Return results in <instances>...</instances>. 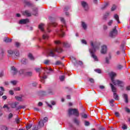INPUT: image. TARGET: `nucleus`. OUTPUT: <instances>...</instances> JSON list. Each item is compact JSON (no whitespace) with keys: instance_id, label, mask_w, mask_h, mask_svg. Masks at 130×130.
<instances>
[{"instance_id":"9d476101","label":"nucleus","mask_w":130,"mask_h":130,"mask_svg":"<svg viewBox=\"0 0 130 130\" xmlns=\"http://www.w3.org/2000/svg\"><path fill=\"white\" fill-rule=\"evenodd\" d=\"M27 23H29V19H21L19 21V24H27Z\"/></svg>"},{"instance_id":"423d86ee","label":"nucleus","mask_w":130,"mask_h":130,"mask_svg":"<svg viewBox=\"0 0 130 130\" xmlns=\"http://www.w3.org/2000/svg\"><path fill=\"white\" fill-rule=\"evenodd\" d=\"M81 6L84 9V11H88L89 10V5L88 3L85 1L81 2Z\"/></svg>"},{"instance_id":"4d7b16f0","label":"nucleus","mask_w":130,"mask_h":130,"mask_svg":"<svg viewBox=\"0 0 130 130\" xmlns=\"http://www.w3.org/2000/svg\"><path fill=\"white\" fill-rule=\"evenodd\" d=\"M55 64L56 66H58L59 64H61V62H60V61H57L56 62H55Z\"/></svg>"},{"instance_id":"e2e57ef3","label":"nucleus","mask_w":130,"mask_h":130,"mask_svg":"<svg viewBox=\"0 0 130 130\" xmlns=\"http://www.w3.org/2000/svg\"><path fill=\"white\" fill-rule=\"evenodd\" d=\"M116 9V8L115 7V6H113L111 8V10L112 11V12H113V11H115V9Z\"/></svg>"},{"instance_id":"cd10ccee","label":"nucleus","mask_w":130,"mask_h":130,"mask_svg":"<svg viewBox=\"0 0 130 130\" xmlns=\"http://www.w3.org/2000/svg\"><path fill=\"white\" fill-rule=\"evenodd\" d=\"M113 97L115 100H118L119 99L118 95H117V93H116V92L113 93Z\"/></svg>"},{"instance_id":"0e129e2a","label":"nucleus","mask_w":130,"mask_h":130,"mask_svg":"<svg viewBox=\"0 0 130 130\" xmlns=\"http://www.w3.org/2000/svg\"><path fill=\"white\" fill-rule=\"evenodd\" d=\"M125 111L126 112H127V113H130V109L128 108H125Z\"/></svg>"},{"instance_id":"5fc2aeb1","label":"nucleus","mask_w":130,"mask_h":130,"mask_svg":"<svg viewBox=\"0 0 130 130\" xmlns=\"http://www.w3.org/2000/svg\"><path fill=\"white\" fill-rule=\"evenodd\" d=\"M14 91H20L21 90V88L20 87H16L14 88Z\"/></svg>"},{"instance_id":"393cba45","label":"nucleus","mask_w":130,"mask_h":130,"mask_svg":"<svg viewBox=\"0 0 130 130\" xmlns=\"http://www.w3.org/2000/svg\"><path fill=\"white\" fill-rule=\"evenodd\" d=\"M121 128L122 129H123V130L127 129V125H126V124L124 123H123L122 124Z\"/></svg>"},{"instance_id":"6ab92c4d","label":"nucleus","mask_w":130,"mask_h":130,"mask_svg":"<svg viewBox=\"0 0 130 130\" xmlns=\"http://www.w3.org/2000/svg\"><path fill=\"white\" fill-rule=\"evenodd\" d=\"M114 18L117 21V22L119 24L120 23V21H119V16H118V15L115 14L114 15Z\"/></svg>"},{"instance_id":"c9c22d12","label":"nucleus","mask_w":130,"mask_h":130,"mask_svg":"<svg viewBox=\"0 0 130 130\" xmlns=\"http://www.w3.org/2000/svg\"><path fill=\"white\" fill-rule=\"evenodd\" d=\"M48 94H49V95H54V91H53V90H50L48 91Z\"/></svg>"},{"instance_id":"b1692460","label":"nucleus","mask_w":130,"mask_h":130,"mask_svg":"<svg viewBox=\"0 0 130 130\" xmlns=\"http://www.w3.org/2000/svg\"><path fill=\"white\" fill-rule=\"evenodd\" d=\"M63 46L64 47H66L67 48H69L71 47V44H69L68 43H63Z\"/></svg>"},{"instance_id":"473e14b6","label":"nucleus","mask_w":130,"mask_h":130,"mask_svg":"<svg viewBox=\"0 0 130 130\" xmlns=\"http://www.w3.org/2000/svg\"><path fill=\"white\" fill-rule=\"evenodd\" d=\"M25 127L27 130L30 129V128H31L32 127V124H28L25 126Z\"/></svg>"},{"instance_id":"de8ad7c7","label":"nucleus","mask_w":130,"mask_h":130,"mask_svg":"<svg viewBox=\"0 0 130 130\" xmlns=\"http://www.w3.org/2000/svg\"><path fill=\"white\" fill-rule=\"evenodd\" d=\"M51 24L52 25V26H53L54 27H55L56 25H57V23L55 22H52Z\"/></svg>"},{"instance_id":"6e6552de","label":"nucleus","mask_w":130,"mask_h":130,"mask_svg":"<svg viewBox=\"0 0 130 130\" xmlns=\"http://www.w3.org/2000/svg\"><path fill=\"white\" fill-rule=\"evenodd\" d=\"M101 53H102V54H106V53H107V46H106V45H104L102 46Z\"/></svg>"},{"instance_id":"f257e3e1","label":"nucleus","mask_w":130,"mask_h":130,"mask_svg":"<svg viewBox=\"0 0 130 130\" xmlns=\"http://www.w3.org/2000/svg\"><path fill=\"white\" fill-rule=\"evenodd\" d=\"M90 43L91 48L89 49V51L91 54V56L92 57V58H93L94 61H98V57L96 55H95V52H96V50L100 48V43H94L93 41H90Z\"/></svg>"},{"instance_id":"412c9836","label":"nucleus","mask_w":130,"mask_h":130,"mask_svg":"<svg viewBox=\"0 0 130 130\" xmlns=\"http://www.w3.org/2000/svg\"><path fill=\"white\" fill-rule=\"evenodd\" d=\"M32 72H25L24 75L26 77H32Z\"/></svg>"},{"instance_id":"603ef678","label":"nucleus","mask_w":130,"mask_h":130,"mask_svg":"<svg viewBox=\"0 0 130 130\" xmlns=\"http://www.w3.org/2000/svg\"><path fill=\"white\" fill-rule=\"evenodd\" d=\"M99 88L101 90H103V89H105V86L104 85H100Z\"/></svg>"},{"instance_id":"9b49d317","label":"nucleus","mask_w":130,"mask_h":130,"mask_svg":"<svg viewBox=\"0 0 130 130\" xmlns=\"http://www.w3.org/2000/svg\"><path fill=\"white\" fill-rule=\"evenodd\" d=\"M110 85L111 88L112 92L113 93H116V92H117V88H116V87H115V86L111 83H110Z\"/></svg>"},{"instance_id":"c03bdc74","label":"nucleus","mask_w":130,"mask_h":130,"mask_svg":"<svg viewBox=\"0 0 130 130\" xmlns=\"http://www.w3.org/2000/svg\"><path fill=\"white\" fill-rule=\"evenodd\" d=\"M47 121H48V118L46 117H44L43 122H47Z\"/></svg>"},{"instance_id":"39448f33","label":"nucleus","mask_w":130,"mask_h":130,"mask_svg":"<svg viewBox=\"0 0 130 130\" xmlns=\"http://www.w3.org/2000/svg\"><path fill=\"white\" fill-rule=\"evenodd\" d=\"M69 115H72V114H73L74 115H75V116L77 117H78L80 115L79 110L77 109H70L69 110Z\"/></svg>"},{"instance_id":"2f4dec72","label":"nucleus","mask_w":130,"mask_h":130,"mask_svg":"<svg viewBox=\"0 0 130 130\" xmlns=\"http://www.w3.org/2000/svg\"><path fill=\"white\" fill-rule=\"evenodd\" d=\"M25 72H26V70H25V69H21L19 71V74H20V75H23V74L25 75Z\"/></svg>"},{"instance_id":"20e7f679","label":"nucleus","mask_w":130,"mask_h":130,"mask_svg":"<svg viewBox=\"0 0 130 130\" xmlns=\"http://www.w3.org/2000/svg\"><path fill=\"white\" fill-rule=\"evenodd\" d=\"M54 52H58V53H60V52H62V49L60 48H56L55 49H53V50H50V52L48 53L49 56L53 57V56L55 55Z\"/></svg>"},{"instance_id":"aec40b11","label":"nucleus","mask_w":130,"mask_h":130,"mask_svg":"<svg viewBox=\"0 0 130 130\" xmlns=\"http://www.w3.org/2000/svg\"><path fill=\"white\" fill-rule=\"evenodd\" d=\"M44 70L45 71V72H46V73H47V74H49V73H50V71H52V69H51V68H44Z\"/></svg>"},{"instance_id":"5701e85b","label":"nucleus","mask_w":130,"mask_h":130,"mask_svg":"<svg viewBox=\"0 0 130 130\" xmlns=\"http://www.w3.org/2000/svg\"><path fill=\"white\" fill-rule=\"evenodd\" d=\"M81 25L84 30H86L87 29V24H86V23H85V22H81Z\"/></svg>"},{"instance_id":"f704fd0d","label":"nucleus","mask_w":130,"mask_h":130,"mask_svg":"<svg viewBox=\"0 0 130 130\" xmlns=\"http://www.w3.org/2000/svg\"><path fill=\"white\" fill-rule=\"evenodd\" d=\"M108 6V3H106L103 7H102V10H105L106 8Z\"/></svg>"},{"instance_id":"ddd939ff","label":"nucleus","mask_w":130,"mask_h":130,"mask_svg":"<svg viewBox=\"0 0 130 130\" xmlns=\"http://www.w3.org/2000/svg\"><path fill=\"white\" fill-rule=\"evenodd\" d=\"M23 15H24V16H26V17H31V13H30L28 10H25L23 12Z\"/></svg>"},{"instance_id":"79ce46f5","label":"nucleus","mask_w":130,"mask_h":130,"mask_svg":"<svg viewBox=\"0 0 130 130\" xmlns=\"http://www.w3.org/2000/svg\"><path fill=\"white\" fill-rule=\"evenodd\" d=\"M81 116L83 118H88V115L86 114H82Z\"/></svg>"},{"instance_id":"13d9d810","label":"nucleus","mask_w":130,"mask_h":130,"mask_svg":"<svg viewBox=\"0 0 130 130\" xmlns=\"http://www.w3.org/2000/svg\"><path fill=\"white\" fill-rule=\"evenodd\" d=\"M59 79L61 81H63L64 80V76L62 75L59 77Z\"/></svg>"},{"instance_id":"4be33fe9","label":"nucleus","mask_w":130,"mask_h":130,"mask_svg":"<svg viewBox=\"0 0 130 130\" xmlns=\"http://www.w3.org/2000/svg\"><path fill=\"white\" fill-rule=\"evenodd\" d=\"M18 115L16 116V118L15 119V122H16L17 124L21 122V119L18 118Z\"/></svg>"},{"instance_id":"c756f323","label":"nucleus","mask_w":130,"mask_h":130,"mask_svg":"<svg viewBox=\"0 0 130 130\" xmlns=\"http://www.w3.org/2000/svg\"><path fill=\"white\" fill-rule=\"evenodd\" d=\"M15 98L17 100V101H20V102L23 101L22 97H20L19 96H15Z\"/></svg>"},{"instance_id":"1a4fd4ad","label":"nucleus","mask_w":130,"mask_h":130,"mask_svg":"<svg viewBox=\"0 0 130 130\" xmlns=\"http://www.w3.org/2000/svg\"><path fill=\"white\" fill-rule=\"evenodd\" d=\"M12 74L14 76V75H17L18 74V70L15 67L13 66L11 67Z\"/></svg>"},{"instance_id":"0eeeda50","label":"nucleus","mask_w":130,"mask_h":130,"mask_svg":"<svg viewBox=\"0 0 130 130\" xmlns=\"http://www.w3.org/2000/svg\"><path fill=\"white\" fill-rule=\"evenodd\" d=\"M117 33H118V31H117L116 28H114L113 30L110 32V37H114L116 35H117Z\"/></svg>"},{"instance_id":"a878e982","label":"nucleus","mask_w":130,"mask_h":130,"mask_svg":"<svg viewBox=\"0 0 130 130\" xmlns=\"http://www.w3.org/2000/svg\"><path fill=\"white\" fill-rule=\"evenodd\" d=\"M21 61L23 64H26L27 62H28V59L23 58L21 59Z\"/></svg>"},{"instance_id":"c85d7f7f","label":"nucleus","mask_w":130,"mask_h":130,"mask_svg":"<svg viewBox=\"0 0 130 130\" xmlns=\"http://www.w3.org/2000/svg\"><path fill=\"white\" fill-rule=\"evenodd\" d=\"M4 42H6V43H9L10 42H12V39H9V38H6L4 40Z\"/></svg>"},{"instance_id":"4468645a","label":"nucleus","mask_w":130,"mask_h":130,"mask_svg":"<svg viewBox=\"0 0 130 130\" xmlns=\"http://www.w3.org/2000/svg\"><path fill=\"white\" fill-rule=\"evenodd\" d=\"M123 98L125 100V103H128V96L126 94H123Z\"/></svg>"},{"instance_id":"a211bd4d","label":"nucleus","mask_w":130,"mask_h":130,"mask_svg":"<svg viewBox=\"0 0 130 130\" xmlns=\"http://www.w3.org/2000/svg\"><path fill=\"white\" fill-rule=\"evenodd\" d=\"M38 127H42L43 126H44V122H43V120H41L39 122V124H38Z\"/></svg>"},{"instance_id":"3c124183","label":"nucleus","mask_w":130,"mask_h":130,"mask_svg":"<svg viewBox=\"0 0 130 130\" xmlns=\"http://www.w3.org/2000/svg\"><path fill=\"white\" fill-rule=\"evenodd\" d=\"M89 82H90V83H95V81L94 80V79H93V78H90L89 79Z\"/></svg>"},{"instance_id":"f3484780","label":"nucleus","mask_w":130,"mask_h":130,"mask_svg":"<svg viewBox=\"0 0 130 130\" xmlns=\"http://www.w3.org/2000/svg\"><path fill=\"white\" fill-rule=\"evenodd\" d=\"M35 13L33 14L34 16H38V9L37 8H35L32 10Z\"/></svg>"},{"instance_id":"58836bf2","label":"nucleus","mask_w":130,"mask_h":130,"mask_svg":"<svg viewBox=\"0 0 130 130\" xmlns=\"http://www.w3.org/2000/svg\"><path fill=\"white\" fill-rule=\"evenodd\" d=\"M49 62H50V61L48 59L45 60V61H44V63L45 64H49Z\"/></svg>"},{"instance_id":"774afa93","label":"nucleus","mask_w":130,"mask_h":130,"mask_svg":"<svg viewBox=\"0 0 130 130\" xmlns=\"http://www.w3.org/2000/svg\"><path fill=\"white\" fill-rule=\"evenodd\" d=\"M9 94L10 95H14V91H13V90H10L9 91Z\"/></svg>"},{"instance_id":"e433bc0d","label":"nucleus","mask_w":130,"mask_h":130,"mask_svg":"<svg viewBox=\"0 0 130 130\" xmlns=\"http://www.w3.org/2000/svg\"><path fill=\"white\" fill-rule=\"evenodd\" d=\"M47 79V76H43L41 80V82H42V83H44V79Z\"/></svg>"},{"instance_id":"052dcab7","label":"nucleus","mask_w":130,"mask_h":130,"mask_svg":"<svg viewBox=\"0 0 130 130\" xmlns=\"http://www.w3.org/2000/svg\"><path fill=\"white\" fill-rule=\"evenodd\" d=\"M81 42H82V43H83V44L87 45V41H86V40H81Z\"/></svg>"},{"instance_id":"a19ab883","label":"nucleus","mask_w":130,"mask_h":130,"mask_svg":"<svg viewBox=\"0 0 130 130\" xmlns=\"http://www.w3.org/2000/svg\"><path fill=\"white\" fill-rule=\"evenodd\" d=\"M74 122L75 123H76V124H77L78 125V124H79L80 123V121H79L77 118H74Z\"/></svg>"},{"instance_id":"6e6d98bb","label":"nucleus","mask_w":130,"mask_h":130,"mask_svg":"<svg viewBox=\"0 0 130 130\" xmlns=\"http://www.w3.org/2000/svg\"><path fill=\"white\" fill-rule=\"evenodd\" d=\"M117 68H118V70H121V69H122V68H123V66H122V65L119 64L117 66Z\"/></svg>"},{"instance_id":"09e8293b","label":"nucleus","mask_w":130,"mask_h":130,"mask_svg":"<svg viewBox=\"0 0 130 130\" xmlns=\"http://www.w3.org/2000/svg\"><path fill=\"white\" fill-rule=\"evenodd\" d=\"M60 21L64 24V25L66 24V20H64V18H60Z\"/></svg>"},{"instance_id":"a18cd8bd","label":"nucleus","mask_w":130,"mask_h":130,"mask_svg":"<svg viewBox=\"0 0 130 130\" xmlns=\"http://www.w3.org/2000/svg\"><path fill=\"white\" fill-rule=\"evenodd\" d=\"M112 23H113V20H111L109 21V22L108 23V25L109 26H111V25H112Z\"/></svg>"},{"instance_id":"bb28decb","label":"nucleus","mask_w":130,"mask_h":130,"mask_svg":"<svg viewBox=\"0 0 130 130\" xmlns=\"http://www.w3.org/2000/svg\"><path fill=\"white\" fill-rule=\"evenodd\" d=\"M28 57L30 59V60H34L35 59L34 56H33V55L31 53L28 54Z\"/></svg>"},{"instance_id":"4c0bfd02","label":"nucleus","mask_w":130,"mask_h":130,"mask_svg":"<svg viewBox=\"0 0 130 130\" xmlns=\"http://www.w3.org/2000/svg\"><path fill=\"white\" fill-rule=\"evenodd\" d=\"M2 130H8V127L2 125L1 127Z\"/></svg>"},{"instance_id":"f03ea898","label":"nucleus","mask_w":130,"mask_h":130,"mask_svg":"<svg viewBox=\"0 0 130 130\" xmlns=\"http://www.w3.org/2000/svg\"><path fill=\"white\" fill-rule=\"evenodd\" d=\"M110 76L111 77L112 82L114 84V85H118L120 87H122V85L123 84V82L122 81L119 80H114V77L116 76V74L111 72L110 74Z\"/></svg>"},{"instance_id":"dca6fc26","label":"nucleus","mask_w":130,"mask_h":130,"mask_svg":"<svg viewBox=\"0 0 130 130\" xmlns=\"http://www.w3.org/2000/svg\"><path fill=\"white\" fill-rule=\"evenodd\" d=\"M39 29L41 30L42 32L44 31V24L41 23L39 25Z\"/></svg>"},{"instance_id":"8fccbe9b","label":"nucleus","mask_w":130,"mask_h":130,"mask_svg":"<svg viewBox=\"0 0 130 130\" xmlns=\"http://www.w3.org/2000/svg\"><path fill=\"white\" fill-rule=\"evenodd\" d=\"M35 70L37 73H40L41 72V69L40 68H36Z\"/></svg>"},{"instance_id":"bf43d9fd","label":"nucleus","mask_w":130,"mask_h":130,"mask_svg":"<svg viewBox=\"0 0 130 130\" xmlns=\"http://www.w3.org/2000/svg\"><path fill=\"white\" fill-rule=\"evenodd\" d=\"M11 84H12V85H16L17 84V81H11Z\"/></svg>"},{"instance_id":"f8f14e48","label":"nucleus","mask_w":130,"mask_h":130,"mask_svg":"<svg viewBox=\"0 0 130 130\" xmlns=\"http://www.w3.org/2000/svg\"><path fill=\"white\" fill-rule=\"evenodd\" d=\"M19 105V102H15L10 104L11 108H17V106Z\"/></svg>"},{"instance_id":"69168bd1","label":"nucleus","mask_w":130,"mask_h":130,"mask_svg":"<svg viewBox=\"0 0 130 130\" xmlns=\"http://www.w3.org/2000/svg\"><path fill=\"white\" fill-rule=\"evenodd\" d=\"M22 109L21 108V106H18V107H16V110L18 111V110H20Z\"/></svg>"},{"instance_id":"49530a36","label":"nucleus","mask_w":130,"mask_h":130,"mask_svg":"<svg viewBox=\"0 0 130 130\" xmlns=\"http://www.w3.org/2000/svg\"><path fill=\"white\" fill-rule=\"evenodd\" d=\"M85 126H88V125H90V122L89 121H85Z\"/></svg>"},{"instance_id":"37998d69","label":"nucleus","mask_w":130,"mask_h":130,"mask_svg":"<svg viewBox=\"0 0 130 130\" xmlns=\"http://www.w3.org/2000/svg\"><path fill=\"white\" fill-rule=\"evenodd\" d=\"M94 71L96 72V73H98V74H101V70L99 69H95Z\"/></svg>"},{"instance_id":"2eb2a0df","label":"nucleus","mask_w":130,"mask_h":130,"mask_svg":"<svg viewBox=\"0 0 130 130\" xmlns=\"http://www.w3.org/2000/svg\"><path fill=\"white\" fill-rule=\"evenodd\" d=\"M57 34L59 36H61V37H64V32L62 28H61L60 30L57 32Z\"/></svg>"},{"instance_id":"ea45409f","label":"nucleus","mask_w":130,"mask_h":130,"mask_svg":"<svg viewBox=\"0 0 130 130\" xmlns=\"http://www.w3.org/2000/svg\"><path fill=\"white\" fill-rule=\"evenodd\" d=\"M13 116H14V115H13V113H10L9 115H8V119H11Z\"/></svg>"},{"instance_id":"338daca9","label":"nucleus","mask_w":130,"mask_h":130,"mask_svg":"<svg viewBox=\"0 0 130 130\" xmlns=\"http://www.w3.org/2000/svg\"><path fill=\"white\" fill-rule=\"evenodd\" d=\"M106 63H109V59H108V57H106Z\"/></svg>"},{"instance_id":"680f3d73","label":"nucleus","mask_w":130,"mask_h":130,"mask_svg":"<svg viewBox=\"0 0 130 130\" xmlns=\"http://www.w3.org/2000/svg\"><path fill=\"white\" fill-rule=\"evenodd\" d=\"M115 115L117 117H119V113L118 112H116L115 113Z\"/></svg>"},{"instance_id":"7c9ffc66","label":"nucleus","mask_w":130,"mask_h":130,"mask_svg":"<svg viewBox=\"0 0 130 130\" xmlns=\"http://www.w3.org/2000/svg\"><path fill=\"white\" fill-rule=\"evenodd\" d=\"M43 39L44 40H47V39H48V35L45 33L44 35H43Z\"/></svg>"},{"instance_id":"72a5a7b5","label":"nucleus","mask_w":130,"mask_h":130,"mask_svg":"<svg viewBox=\"0 0 130 130\" xmlns=\"http://www.w3.org/2000/svg\"><path fill=\"white\" fill-rule=\"evenodd\" d=\"M5 51L3 49H0V56H4Z\"/></svg>"},{"instance_id":"7ed1b4c3","label":"nucleus","mask_w":130,"mask_h":130,"mask_svg":"<svg viewBox=\"0 0 130 130\" xmlns=\"http://www.w3.org/2000/svg\"><path fill=\"white\" fill-rule=\"evenodd\" d=\"M8 53L9 56H12L13 58H17L20 56V52L19 51H13L12 50H8Z\"/></svg>"},{"instance_id":"864d4df0","label":"nucleus","mask_w":130,"mask_h":130,"mask_svg":"<svg viewBox=\"0 0 130 130\" xmlns=\"http://www.w3.org/2000/svg\"><path fill=\"white\" fill-rule=\"evenodd\" d=\"M20 44L18 42H15V46L16 47H20Z\"/></svg>"}]
</instances>
